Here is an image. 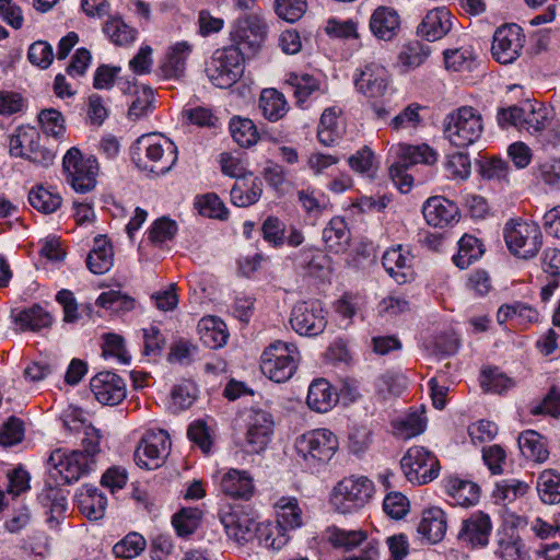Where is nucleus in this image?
<instances>
[{"label":"nucleus","instance_id":"nucleus-41","mask_svg":"<svg viewBox=\"0 0 560 560\" xmlns=\"http://www.w3.org/2000/svg\"><path fill=\"white\" fill-rule=\"evenodd\" d=\"M154 93L150 86L142 85L136 88L133 100L128 108V117L131 120H138L148 116L154 108Z\"/></svg>","mask_w":560,"mask_h":560},{"label":"nucleus","instance_id":"nucleus-14","mask_svg":"<svg viewBox=\"0 0 560 560\" xmlns=\"http://www.w3.org/2000/svg\"><path fill=\"white\" fill-rule=\"evenodd\" d=\"M170 447L171 441L165 430L148 431L135 452V462L139 467L155 469L161 466Z\"/></svg>","mask_w":560,"mask_h":560},{"label":"nucleus","instance_id":"nucleus-23","mask_svg":"<svg viewBox=\"0 0 560 560\" xmlns=\"http://www.w3.org/2000/svg\"><path fill=\"white\" fill-rule=\"evenodd\" d=\"M446 529L447 516L441 508L432 506L423 511L418 533L430 544L440 542L444 538Z\"/></svg>","mask_w":560,"mask_h":560},{"label":"nucleus","instance_id":"nucleus-19","mask_svg":"<svg viewBox=\"0 0 560 560\" xmlns=\"http://www.w3.org/2000/svg\"><path fill=\"white\" fill-rule=\"evenodd\" d=\"M95 398L103 405H118L126 397V384L117 374L104 371L97 373L90 382Z\"/></svg>","mask_w":560,"mask_h":560},{"label":"nucleus","instance_id":"nucleus-38","mask_svg":"<svg viewBox=\"0 0 560 560\" xmlns=\"http://www.w3.org/2000/svg\"><path fill=\"white\" fill-rule=\"evenodd\" d=\"M431 54L428 45L419 40H411L404 45L398 55V66L402 71H409L421 66Z\"/></svg>","mask_w":560,"mask_h":560},{"label":"nucleus","instance_id":"nucleus-17","mask_svg":"<svg viewBox=\"0 0 560 560\" xmlns=\"http://www.w3.org/2000/svg\"><path fill=\"white\" fill-rule=\"evenodd\" d=\"M273 431L271 415L265 410L253 409L247 424L245 443L247 452L259 453L266 448Z\"/></svg>","mask_w":560,"mask_h":560},{"label":"nucleus","instance_id":"nucleus-40","mask_svg":"<svg viewBox=\"0 0 560 560\" xmlns=\"http://www.w3.org/2000/svg\"><path fill=\"white\" fill-rule=\"evenodd\" d=\"M518 447L522 454L532 460L544 462L548 457V452L539 433L527 430L518 436Z\"/></svg>","mask_w":560,"mask_h":560},{"label":"nucleus","instance_id":"nucleus-60","mask_svg":"<svg viewBox=\"0 0 560 560\" xmlns=\"http://www.w3.org/2000/svg\"><path fill=\"white\" fill-rule=\"evenodd\" d=\"M450 176L456 179H466L470 175V160L465 153L457 152L448 156L445 163Z\"/></svg>","mask_w":560,"mask_h":560},{"label":"nucleus","instance_id":"nucleus-59","mask_svg":"<svg viewBox=\"0 0 560 560\" xmlns=\"http://www.w3.org/2000/svg\"><path fill=\"white\" fill-rule=\"evenodd\" d=\"M408 508L409 501L400 492L388 493L383 502L384 512L395 520L404 517L408 512Z\"/></svg>","mask_w":560,"mask_h":560},{"label":"nucleus","instance_id":"nucleus-3","mask_svg":"<svg viewBox=\"0 0 560 560\" xmlns=\"http://www.w3.org/2000/svg\"><path fill=\"white\" fill-rule=\"evenodd\" d=\"M503 236L511 254L522 259L534 258L542 245L539 225L522 219L509 220L505 223Z\"/></svg>","mask_w":560,"mask_h":560},{"label":"nucleus","instance_id":"nucleus-13","mask_svg":"<svg viewBox=\"0 0 560 560\" xmlns=\"http://www.w3.org/2000/svg\"><path fill=\"white\" fill-rule=\"evenodd\" d=\"M95 463L94 458L84 456V453L79 450L67 452L57 448L48 458V464L67 483L78 481L82 476L88 475L94 468Z\"/></svg>","mask_w":560,"mask_h":560},{"label":"nucleus","instance_id":"nucleus-43","mask_svg":"<svg viewBox=\"0 0 560 560\" xmlns=\"http://www.w3.org/2000/svg\"><path fill=\"white\" fill-rule=\"evenodd\" d=\"M537 491L544 503L560 502V475L553 470L542 471L537 481Z\"/></svg>","mask_w":560,"mask_h":560},{"label":"nucleus","instance_id":"nucleus-39","mask_svg":"<svg viewBox=\"0 0 560 560\" xmlns=\"http://www.w3.org/2000/svg\"><path fill=\"white\" fill-rule=\"evenodd\" d=\"M255 538L259 545L272 550H280L289 541L288 534L277 522L259 523Z\"/></svg>","mask_w":560,"mask_h":560},{"label":"nucleus","instance_id":"nucleus-21","mask_svg":"<svg viewBox=\"0 0 560 560\" xmlns=\"http://www.w3.org/2000/svg\"><path fill=\"white\" fill-rule=\"evenodd\" d=\"M451 27V12L445 7H440L427 13L417 28V34L428 42H435L445 36Z\"/></svg>","mask_w":560,"mask_h":560},{"label":"nucleus","instance_id":"nucleus-46","mask_svg":"<svg viewBox=\"0 0 560 560\" xmlns=\"http://www.w3.org/2000/svg\"><path fill=\"white\" fill-rule=\"evenodd\" d=\"M61 200L58 194H52L43 186L32 189L28 194L31 206L43 213L55 212L60 207Z\"/></svg>","mask_w":560,"mask_h":560},{"label":"nucleus","instance_id":"nucleus-29","mask_svg":"<svg viewBox=\"0 0 560 560\" xmlns=\"http://www.w3.org/2000/svg\"><path fill=\"white\" fill-rule=\"evenodd\" d=\"M200 341L210 349L223 347L229 338L226 325L215 316H207L197 326Z\"/></svg>","mask_w":560,"mask_h":560},{"label":"nucleus","instance_id":"nucleus-64","mask_svg":"<svg viewBox=\"0 0 560 560\" xmlns=\"http://www.w3.org/2000/svg\"><path fill=\"white\" fill-rule=\"evenodd\" d=\"M536 176L546 185L560 187V159H550L540 163Z\"/></svg>","mask_w":560,"mask_h":560},{"label":"nucleus","instance_id":"nucleus-36","mask_svg":"<svg viewBox=\"0 0 560 560\" xmlns=\"http://www.w3.org/2000/svg\"><path fill=\"white\" fill-rule=\"evenodd\" d=\"M523 127L529 133H539L551 121V109L538 102H525Z\"/></svg>","mask_w":560,"mask_h":560},{"label":"nucleus","instance_id":"nucleus-35","mask_svg":"<svg viewBox=\"0 0 560 560\" xmlns=\"http://www.w3.org/2000/svg\"><path fill=\"white\" fill-rule=\"evenodd\" d=\"M288 108L284 95L278 90H262L259 98V109L266 119L277 121L287 114Z\"/></svg>","mask_w":560,"mask_h":560},{"label":"nucleus","instance_id":"nucleus-9","mask_svg":"<svg viewBox=\"0 0 560 560\" xmlns=\"http://www.w3.org/2000/svg\"><path fill=\"white\" fill-rule=\"evenodd\" d=\"M337 436L327 429H318L301 435L295 442L298 454L310 465L328 463L338 450Z\"/></svg>","mask_w":560,"mask_h":560},{"label":"nucleus","instance_id":"nucleus-34","mask_svg":"<svg viewBox=\"0 0 560 560\" xmlns=\"http://www.w3.org/2000/svg\"><path fill=\"white\" fill-rule=\"evenodd\" d=\"M261 180L253 178L249 182L246 177L238 179L231 189V201L237 207H248L256 203L262 192Z\"/></svg>","mask_w":560,"mask_h":560},{"label":"nucleus","instance_id":"nucleus-32","mask_svg":"<svg viewBox=\"0 0 560 560\" xmlns=\"http://www.w3.org/2000/svg\"><path fill=\"white\" fill-rule=\"evenodd\" d=\"M337 401V396L332 392L330 384L324 380H315L311 383L306 402L308 407L317 412H326Z\"/></svg>","mask_w":560,"mask_h":560},{"label":"nucleus","instance_id":"nucleus-57","mask_svg":"<svg viewBox=\"0 0 560 560\" xmlns=\"http://www.w3.org/2000/svg\"><path fill=\"white\" fill-rule=\"evenodd\" d=\"M200 214L215 219H226L228 211L220 198L214 194H207L197 201Z\"/></svg>","mask_w":560,"mask_h":560},{"label":"nucleus","instance_id":"nucleus-37","mask_svg":"<svg viewBox=\"0 0 560 560\" xmlns=\"http://www.w3.org/2000/svg\"><path fill=\"white\" fill-rule=\"evenodd\" d=\"M277 523L287 533L302 526V509L295 498H281L277 503Z\"/></svg>","mask_w":560,"mask_h":560},{"label":"nucleus","instance_id":"nucleus-52","mask_svg":"<svg viewBox=\"0 0 560 560\" xmlns=\"http://www.w3.org/2000/svg\"><path fill=\"white\" fill-rule=\"evenodd\" d=\"M176 233L177 223L167 217H162L152 223L149 240L154 244H161L173 240Z\"/></svg>","mask_w":560,"mask_h":560},{"label":"nucleus","instance_id":"nucleus-42","mask_svg":"<svg viewBox=\"0 0 560 560\" xmlns=\"http://www.w3.org/2000/svg\"><path fill=\"white\" fill-rule=\"evenodd\" d=\"M479 240L472 235H464L458 242V253L453 257L454 264L460 268H468L482 255Z\"/></svg>","mask_w":560,"mask_h":560},{"label":"nucleus","instance_id":"nucleus-30","mask_svg":"<svg viewBox=\"0 0 560 560\" xmlns=\"http://www.w3.org/2000/svg\"><path fill=\"white\" fill-rule=\"evenodd\" d=\"M446 493L462 506H470L479 500V487L472 481L450 476L444 480Z\"/></svg>","mask_w":560,"mask_h":560},{"label":"nucleus","instance_id":"nucleus-12","mask_svg":"<svg viewBox=\"0 0 560 560\" xmlns=\"http://www.w3.org/2000/svg\"><path fill=\"white\" fill-rule=\"evenodd\" d=\"M290 324L299 335L313 337L324 331L327 319L318 301H302L293 306Z\"/></svg>","mask_w":560,"mask_h":560},{"label":"nucleus","instance_id":"nucleus-25","mask_svg":"<svg viewBox=\"0 0 560 560\" xmlns=\"http://www.w3.org/2000/svg\"><path fill=\"white\" fill-rule=\"evenodd\" d=\"M370 28L378 39L390 40L400 28L399 14L392 8L380 7L370 19Z\"/></svg>","mask_w":560,"mask_h":560},{"label":"nucleus","instance_id":"nucleus-58","mask_svg":"<svg viewBox=\"0 0 560 560\" xmlns=\"http://www.w3.org/2000/svg\"><path fill=\"white\" fill-rule=\"evenodd\" d=\"M377 394L386 399L388 396H398L406 387V380L402 376L385 374L375 382Z\"/></svg>","mask_w":560,"mask_h":560},{"label":"nucleus","instance_id":"nucleus-10","mask_svg":"<svg viewBox=\"0 0 560 560\" xmlns=\"http://www.w3.org/2000/svg\"><path fill=\"white\" fill-rule=\"evenodd\" d=\"M406 478L416 485H425L438 477L440 463L423 446L410 447L400 460Z\"/></svg>","mask_w":560,"mask_h":560},{"label":"nucleus","instance_id":"nucleus-24","mask_svg":"<svg viewBox=\"0 0 560 560\" xmlns=\"http://www.w3.org/2000/svg\"><path fill=\"white\" fill-rule=\"evenodd\" d=\"M192 52V45L188 42H178L168 48L165 60L160 69L165 79H179L184 77L186 62Z\"/></svg>","mask_w":560,"mask_h":560},{"label":"nucleus","instance_id":"nucleus-16","mask_svg":"<svg viewBox=\"0 0 560 560\" xmlns=\"http://www.w3.org/2000/svg\"><path fill=\"white\" fill-rule=\"evenodd\" d=\"M491 532L490 516L482 511H476L463 520L457 539L471 548H482L489 544Z\"/></svg>","mask_w":560,"mask_h":560},{"label":"nucleus","instance_id":"nucleus-31","mask_svg":"<svg viewBox=\"0 0 560 560\" xmlns=\"http://www.w3.org/2000/svg\"><path fill=\"white\" fill-rule=\"evenodd\" d=\"M221 491L232 498L248 499L254 491L252 477L244 470L231 469L221 480Z\"/></svg>","mask_w":560,"mask_h":560},{"label":"nucleus","instance_id":"nucleus-7","mask_svg":"<svg viewBox=\"0 0 560 560\" xmlns=\"http://www.w3.org/2000/svg\"><path fill=\"white\" fill-rule=\"evenodd\" d=\"M62 168L67 183L77 192L85 194L95 188L98 163L94 156L83 158L81 151L73 147L65 154Z\"/></svg>","mask_w":560,"mask_h":560},{"label":"nucleus","instance_id":"nucleus-4","mask_svg":"<svg viewBox=\"0 0 560 560\" xmlns=\"http://www.w3.org/2000/svg\"><path fill=\"white\" fill-rule=\"evenodd\" d=\"M299 361L298 348L292 343L276 341L261 354V372L276 383L285 382L296 370Z\"/></svg>","mask_w":560,"mask_h":560},{"label":"nucleus","instance_id":"nucleus-45","mask_svg":"<svg viewBox=\"0 0 560 560\" xmlns=\"http://www.w3.org/2000/svg\"><path fill=\"white\" fill-rule=\"evenodd\" d=\"M230 130L233 139L241 147H250L259 139L256 126L248 118H232L230 121Z\"/></svg>","mask_w":560,"mask_h":560},{"label":"nucleus","instance_id":"nucleus-62","mask_svg":"<svg viewBox=\"0 0 560 560\" xmlns=\"http://www.w3.org/2000/svg\"><path fill=\"white\" fill-rule=\"evenodd\" d=\"M350 167L361 174L373 177L374 154L369 147H363L355 154L349 158Z\"/></svg>","mask_w":560,"mask_h":560},{"label":"nucleus","instance_id":"nucleus-48","mask_svg":"<svg viewBox=\"0 0 560 560\" xmlns=\"http://www.w3.org/2000/svg\"><path fill=\"white\" fill-rule=\"evenodd\" d=\"M285 83L293 88L294 96L300 103L319 88L317 80L310 74L289 73Z\"/></svg>","mask_w":560,"mask_h":560},{"label":"nucleus","instance_id":"nucleus-26","mask_svg":"<svg viewBox=\"0 0 560 560\" xmlns=\"http://www.w3.org/2000/svg\"><path fill=\"white\" fill-rule=\"evenodd\" d=\"M75 500L81 513L89 520L97 521L104 516L107 500L94 486L83 485Z\"/></svg>","mask_w":560,"mask_h":560},{"label":"nucleus","instance_id":"nucleus-50","mask_svg":"<svg viewBox=\"0 0 560 560\" xmlns=\"http://www.w3.org/2000/svg\"><path fill=\"white\" fill-rule=\"evenodd\" d=\"M528 489V485L524 481L516 479L502 480L497 483L493 497L497 501L512 502L517 498L523 497Z\"/></svg>","mask_w":560,"mask_h":560},{"label":"nucleus","instance_id":"nucleus-63","mask_svg":"<svg viewBox=\"0 0 560 560\" xmlns=\"http://www.w3.org/2000/svg\"><path fill=\"white\" fill-rule=\"evenodd\" d=\"M261 230L265 241L273 246H281L284 243L285 224L277 217H268Z\"/></svg>","mask_w":560,"mask_h":560},{"label":"nucleus","instance_id":"nucleus-51","mask_svg":"<svg viewBox=\"0 0 560 560\" xmlns=\"http://www.w3.org/2000/svg\"><path fill=\"white\" fill-rule=\"evenodd\" d=\"M145 548V539L138 533L128 534L121 541L117 542L113 551L119 558H135Z\"/></svg>","mask_w":560,"mask_h":560},{"label":"nucleus","instance_id":"nucleus-8","mask_svg":"<svg viewBox=\"0 0 560 560\" xmlns=\"http://www.w3.org/2000/svg\"><path fill=\"white\" fill-rule=\"evenodd\" d=\"M373 482L366 477L345 478L337 483L330 502L342 514L351 513L364 506L373 493Z\"/></svg>","mask_w":560,"mask_h":560},{"label":"nucleus","instance_id":"nucleus-61","mask_svg":"<svg viewBox=\"0 0 560 560\" xmlns=\"http://www.w3.org/2000/svg\"><path fill=\"white\" fill-rule=\"evenodd\" d=\"M23 435V422L15 417H11L0 430V444L3 446H12L21 442Z\"/></svg>","mask_w":560,"mask_h":560},{"label":"nucleus","instance_id":"nucleus-27","mask_svg":"<svg viewBox=\"0 0 560 560\" xmlns=\"http://www.w3.org/2000/svg\"><path fill=\"white\" fill-rule=\"evenodd\" d=\"M322 238L328 252L340 254L349 248L351 233L346 221L340 217H335L323 230Z\"/></svg>","mask_w":560,"mask_h":560},{"label":"nucleus","instance_id":"nucleus-1","mask_svg":"<svg viewBox=\"0 0 560 560\" xmlns=\"http://www.w3.org/2000/svg\"><path fill=\"white\" fill-rule=\"evenodd\" d=\"M132 160L143 171L164 175L176 163L177 148L168 138L145 135L133 144Z\"/></svg>","mask_w":560,"mask_h":560},{"label":"nucleus","instance_id":"nucleus-2","mask_svg":"<svg viewBox=\"0 0 560 560\" xmlns=\"http://www.w3.org/2000/svg\"><path fill=\"white\" fill-rule=\"evenodd\" d=\"M445 138L457 148L476 143L483 131L481 116L472 107L463 106L450 113L443 122Z\"/></svg>","mask_w":560,"mask_h":560},{"label":"nucleus","instance_id":"nucleus-53","mask_svg":"<svg viewBox=\"0 0 560 560\" xmlns=\"http://www.w3.org/2000/svg\"><path fill=\"white\" fill-rule=\"evenodd\" d=\"M366 539V534L362 530H346L332 528L329 540L335 547H341L346 550H352Z\"/></svg>","mask_w":560,"mask_h":560},{"label":"nucleus","instance_id":"nucleus-56","mask_svg":"<svg viewBox=\"0 0 560 560\" xmlns=\"http://www.w3.org/2000/svg\"><path fill=\"white\" fill-rule=\"evenodd\" d=\"M38 120L47 135L58 137L65 131V119L57 109H43L38 115Z\"/></svg>","mask_w":560,"mask_h":560},{"label":"nucleus","instance_id":"nucleus-28","mask_svg":"<svg viewBox=\"0 0 560 560\" xmlns=\"http://www.w3.org/2000/svg\"><path fill=\"white\" fill-rule=\"evenodd\" d=\"M411 260L410 254L402 253L400 245L386 250L382 257L383 267L397 283H405L411 276Z\"/></svg>","mask_w":560,"mask_h":560},{"label":"nucleus","instance_id":"nucleus-44","mask_svg":"<svg viewBox=\"0 0 560 560\" xmlns=\"http://www.w3.org/2000/svg\"><path fill=\"white\" fill-rule=\"evenodd\" d=\"M35 140H40L39 132L34 127H19L10 137L9 152L12 156H24Z\"/></svg>","mask_w":560,"mask_h":560},{"label":"nucleus","instance_id":"nucleus-18","mask_svg":"<svg viewBox=\"0 0 560 560\" xmlns=\"http://www.w3.org/2000/svg\"><path fill=\"white\" fill-rule=\"evenodd\" d=\"M220 521L225 528L228 536L237 542H246L255 538L258 523L240 506L230 508L220 512Z\"/></svg>","mask_w":560,"mask_h":560},{"label":"nucleus","instance_id":"nucleus-33","mask_svg":"<svg viewBox=\"0 0 560 560\" xmlns=\"http://www.w3.org/2000/svg\"><path fill=\"white\" fill-rule=\"evenodd\" d=\"M12 318L21 330L38 331L49 327L52 323L50 314L39 305H33L16 313L13 312Z\"/></svg>","mask_w":560,"mask_h":560},{"label":"nucleus","instance_id":"nucleus-6","mask_svg":"<svg viewBox=\"0 0 560 560\" xmlns=\"http://www.w3.org/2000/svg\"><path fill=\"white\" fill-rule=\"evenodd\" d=\"M398 160L389 167V176L401 192H408L412 186V177L407 170L418 163L431 165L436 162V153L428 145L399 144Z\"/></svg>","mask_w":560,"mask_h":560},{"label":"nucleus","instance_id":"nucleus-22","mask_svg":"<svg viewBox=\"0 0 560 560\" xmlns=\"http://www.w3.org/2000/svg\"><path fill=\"white\" fill-rule=\"evenodd\" d=\"M354 85L365 96H382L387 89L385 68L375 63L366 65L354 79Z\"/></svg>","mask_w":560,"mask_h":560},{"label":"nucleus","instance_id":"nucleus-49","mask_svg":"<svg viewBox=\"0 0 560 560\" xmlns=\"http://www.w3.org/2000/svg\"><path fill=\"white\" fill-rule=\"evenodd\" d=\"M96 303L113 312L131 311L135 306V300L120 291L109 290L103 292L96 300Z\"/></svg>","mask_w":560,"mask_h":560},{"label":"nucleus","instance_id":"nucleus-54","mask_svg":"<svg viewBox=\"0 0 560 560\" xmlns=\"http://www.w3.org/2000/svg\"><path fill=\"white\" fill-rule=\"evenodd\" d=\"M44 503H50V515L48 522L52 524L59 523V520L63 516L67 509V499L61 490L49 488L44 494H42Z\"/></svg>","mask_w":560,"mask_h":560},{"label":"nucleus","instance_id":"nucleus-55","mask_svg":"<svg viewBox=\"0 0 560 560\" xmlns=\"http://www.w3.org/2000/svg\"><path fill=\"white\" fill-rule=\"evenodd\" d=\"M27 57L32 65L47 69L54 60V50L49 43L37 40L30 46Z\"/></svg>","mask_w":560,"mask_h":560},{"label":"nucleus","instance_id":"nucleus-15","mask_svg":"<svg viewBox=\"0 0 560 560\" xmlns=\"http://www.w3.org/2000/svg\"><path fill=\"white\" fill-rule=\"evenodd\" d=\"M525 35L516 24H506L499 27L492 42V55L502 65L515 61L524 47Z\"/></svg>","mask_w":560,"mask_h":560},{"label":"nucleus","instance_id":"nucleus-11","mask_svg":"<svg viewBox=\"0 0 560 560\" xmlns=\"http://www.w3.org/2000/svg\"><path fill=\"white\" fill-rule=\"evenodd\" d=\"M268 34L265 20L250 14L235 21L231 37L235 47H241L244 55L255 54L264 44Z\"/></svg>","mask_w":560,"mask_h":560},{"label":"nucleus","instance_id":"nucleus-20","mask_svg":"<svg viewBox=\"0 0 560 560\" xmlns=\"http://www.w3.org/2000/svg\"><path fill=\"white\" fill-rule=\"evenodd\" d=\"M422 213L427 223L435 228H445L458 220L457 206L441 196L429 198L422 207Z\"/></svg>","mask_w":560,"mask_h":560},{"label":"nucleus","instance_id":"nucleus-5","mask_svg":"<svg viewBox=\"0 0 560 560\" xmlns=\"http://www.w3.org/2000/svg\"><path fill=\"white\" fill-rule=\"evenodd\" d=\"M244 56L241 47L231 45L218 49L207 66L209 80L218 88L232 86L243 74Z\"/></svg>","mask_w":560,"mask_h":560},{"label":"nucleus","instance_id":"nucleus-47","mask_svg":"<svg viewBox=\"0 0 560 560\" xmlns=\"http://www.w3.org/2000/svg\"><path fill=\"white\" fill-rule=\"evenodd\" d=\"M105 34L116 45H128L136 38L137 31L128 26L119 18L109 19L104 26Z\"/></svg>","mask_w":560,"mask_h":560}]
</instances>
